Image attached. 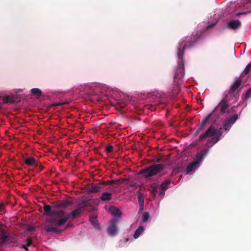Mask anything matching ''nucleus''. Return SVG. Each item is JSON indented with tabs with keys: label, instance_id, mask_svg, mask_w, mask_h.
Listing matches in <instances>:
<instances>
[{
	"label": "nucleus",
	"instance_id": "obj_20",
	"mask_svg": "<svg viewBox=\"0 0 251 251\" xmlns=\"http://www.w3.org/2000/svg\"><path fill=\"white\" fill-rule=\"evenodd\" d=\"M198 162L193 161L186 168V173L187 174L190 173L194 169H195L197 166Z\"/></svg>",
	"mask_w": 251,
	"mask_h": 251
},
{
	"label": "nucleus",
	"instance_id": "obj_35",
	"mask_svg": "<svg viewBox=\"0 0 251 251\" xmlns=\"http://www.w3.org/2000/svg\"><path fill=\"white\" fill-rule=\"evenodd\" d=\"M112 184H119L120 183V180L118 179L116 180H112Z\"/></svg>",
	"mask_w": 251,
	"mask_h": 251
},
{
	"label": "nucleus",
	"instance_id": "obj_6",
	"mask_svg": "<svg viewBox=\"0 0 251 251\" xmlns=\"http://www.w3.org/2000/svg\"><path fill=\"white\" fill-rule=\"evenodd\" d=\"M92 201V200L91 199L82 201L81 202L78 204L77 208L68 214L67 216L69 217V218H74L76 217L81 212L83 208H84L85 207L91 204Z\"/></svg>",
	"mask_w": 251,
	"mask_h": 251
},
{
	"label": "nucleus",
	"instance_id": "obj_4",
	"mask_svg": "<svg viewBox=\"0 0 251 251\" xmlns=\"http://www.w3.org/2000/svg\"><path fill=\"white\" fill-rule=\"evenodd\" d=\"M177 65L175 69L174 81V82L178 88L180 84L179 81L184 75V61L182 56L177 57Z\"/></svg>",
	"mask_w": 251,
	"mask_h": 251
},
{
	"label": "nucleus",
	"instance_id": "obj_14",
	"mask_svg": "<svg viewBox=\"0 0 251 251\" xmlns=\"http://www.w3.org/2000/svg\"><path fill=\"white\" fill-rule=\"evenodd\" d=\"M9 240V237L6 235L4 229L0 227V247L3 246L5 242Z\"/></svg>",
	"mask_w": 251,
	"mask_h": 251
},
{
	"label": "nucleus",
	"instance_id": "obj_30",
	"mask_svg": "<svg viewBox=\"0 0 251 251\" xmlns=\"http://www.w3.org/2000/svg\"><path fill=\"white\" fill-rule=\"evenodd\" d=\"M139 203H144V197L141 193H139L138 196Z\"/></svg>",
	"mask_w": 251,
	"mask_h": 251
},
{
	"label": "nucleus",
	"instance_id": "obj_24",
	"mask_svg": "<svg viewBox=\"0 0 251 251\" xmlns=\"http://www.w3.org/2000/svg\"><path fill=\"white\" fill-rule=\"evenodd\" d=\"M31 93L33 95H36L40 97L42 95L41 90L38 88H33L31 90Z\"/></svg>",
	"mask_w": 251,
	"mask_h": 251
},
{
	"label": "nucleus",
	"instance_id": "obj_2",
	"mask_svg": "<svg viewBox=\"0 0 251 251\" xmlns=\"http://www.w3.org/2000/svg\"><path fill=\"white\" fill-rule=\"evenodd\" d=\"M58 218L50 217L46 219L48 223L44 225V229H45L48 232L53 233H59L61 231L55 227L56 226H60L66 224L69 219V217L67 216L61 218V219L57 220Z\"/></svg>",
	"mask_w": 251,
	"mask_h": 251
},
{
	"label": "nucleus",
	"instance_id": "obj_23",
	"mask_svg": "<svg viewBox=\"0 0 251 251\" xmlns=\"http://www.w3.org/2000/svg\"><path fill=\"white\" fill-rule=\"evenodd\" d=\"M60 203L61 208H65L72 205V202L69 200H63L60 202Z\"/></svg>",
	"mask_w": 251,
	"mask_h": 251
},
{
	"label": "nucleus",
	"instance_id": "obj_37",
	"mask_svg": "<svg viewBox=\"0 0 251 251\" xmlns=\"http://www.w3.org/2000/svg\"><path fill=\"white\" fill-rule=\"evenodd\" d=\"M23 248L25 249V251H29L28 249H27V247L25 245H23L22 246Z\"/></svg>",
	"mask_w": 251,
	"mask_h": 251
},
{
	"label": "nucleus",
	"instance_id": "obj_9",
	"mask_svg": "<svg viewBox=\"0 0 251 251\" xmlns=\"http://www.w3.org/2000/svg\"><path fill=\"white\" fill-rule=\"evenodd\" d=\"M238 119V115L237 114H234L227 119L224 125V129L225 130H229L231 126L235 123Z\"/></svg>",
	"mask_w": 251,
	"mask_h": 251
},
{
	"label": "nucleus",
	"instance_id": "obj_32",
	"mask_svg": "<svg viewBox=\"0 0 251 251\" xmlns=\"http://www.w3.org/2000/svg\"><path fill=\"white\" fill-rule=\"evenodd\" d=\"M113 147L112 145H108L106 148V151L107 152H111L113 151Z\"/></svg>",
	"mask_w": 251,
	"mask_h": 251
},
{
	"label": "nucleus",
	"instance_id": "obj_19",
	"mask_svg": "<svg viewBox=\"0 0 251 251\" xmlns=\"http://www.w3.org/2000/svg\"><path fill=\"white\" fill-rule=\"evenodd\" d=\"M112 193L109 192L102 193L100 199L101 201H110L111 199Z\"/></svg>",
	"mask_w": 251,
	"mask_h": 251
},
{
	"label": "nucleus",
	"instance_id": "obj_41",
	"mask_svg": "<svg viewBox=\"0 0 251 251\" xmlns=\"http://www.w3.org/2000/svg\"><path fill=\"white\" fill-rule=\"evenodd\" d=\"M40 171H41L43 169V167L42 166H40Z\"/></svg>",
	"mask_w": 251,
	"mask_h": 251
},
{
	"label": "nucleus",
	"instance_id": "obj_36",
	"mask_svg": "<svg viewBox=\"0 0 251 251\" xmlns=\"http://www.w3.org/2000/svg\"><path fill=\"white\" fill-rule=\"evenodd\" d=\"M4 102L5 103H8L9 102L8 97H6L3 99Z\"/></svg>",
	"mask_w": 251,
	"mask_h": 251
},
{
	"label": "nucleus",
	"instance_id": "obj_40",
	"mask_svg": "<svg viewBox=\"0 0 251 251\" xmlns=\"http://www.w3.org/2000/svg\"><path fill=\"white\" fill-rule=\"evenodd\" d=\"M161 161V159L160 158H158L156 161V163H159Z\"/></svg>",
	"mask_w": 251,
	"mask_h": 251
},
{
	"label": "nucleus",
	"instance_id": "obj_38",
	"mask_svg": "<svg viewBox=\"0 0 251 251\" xmlns=\"http://www.w3.org/2000/svg\"><path fill=\"white\" fill-rule=\"evenodd\" d=\"M139 205L140 206L141 210H143V207L144 206V203H139Z\"/></svg>",
	"mask_w": 251,
	"mask_h": 251
},
{
	"label": "nucleus",
	"instance_id": "obj_1",
	"mask_svg": "<svg viewBox=\"0 0 251 251\" xmlns=\"http://www.w3.org/2000/svg\"><path fill=\"white\" fill-rule=\"evenodd\" d=\"M221 130L222 128H220L219 130H217L214 126H211L204 133L200 135L198 139V141L202 142L205 139L212 137L211 139H208L206 143V146L207 147L211 148L221 139V136L223 134V132Z\"/></svg>",
	"mask_w": 251,
	"mask_h": 251
},
{
	"label": "nucleus",
	"instance_id": "obj_15",
	"mask_svg": "<svg viewBox=\"0 0 251 251\" xmlns=\"http://www.w3.org/2000/svg\"><path fill=\"white\" fill-rule=\"evenodd\" d=\"M241 26V23L239 20H231L228 23L227 26L232 30L239 28Z\"/></svg>",
	"mask_w": 251,
	"mask_h": 251
},
{
	"label": "nucleus",
	"instance_id": "obj_31",
	"mask_svg": "<svg viewBox=\"0 0 251 251\" xmlns=\"http://www.w3.org/2000/svg\"><path fill=\"white\" fill-rule=\"evenodd\" d=\"M32 244V240L31 238H29L26 240V244L25 245L27 247H29Z\"/></svg>",
	"mask_w": 251,
	"mask_h": 251
},
{
	"label": "nucleus",
	"instance_id": "obj_7",
	"mask_svg": "<svg viewBox=\"0 0 251 251\" xmlns=\"http://www.w3.org/2000/svg\"><path fill=\"white\" fill-rule=\"evenodd\" d=\"M44 214L50 217L62 218L64 215V212L62 210H51V206L50 205H45L44 206Z\"/></svg>",
	"mask_w": 251,
	"mask_h": 251
},
{
	"label": "nucleus",
	"instance_id": "obj_12",
	"mask_svg": "<svg viewBox=\"0 0 251 251\" xmlns=\"http://www.w3.org/2000/svg\"><path fill=\"white\" fill-rule=\"evenodd\" d=\"M210 148L207 147V149L202 150L200 153L196 155V160L195 162H198V165L202 160L203 158L207 154Z\"/></svg>",
	"mask_w": 251,
	"mask_h": 251
},
{
	"label": "nucleus",
	"instance_id": "obj_11",
	"mask_svg": "<svg viewBox=\"0 0 251 251\" xmlns=\"http://www.w3.org/2000/svg\"><path fill=\"white\" fill-rule=\"evenodd\" d=\"M107 232L110 235H114L117 232L116 221L115 220L111 221L109 226L107 228Z\"/></svg>",
	"mask_w": 251,
	"mask_h": 251
},
{
	"label": "nucleus",
	"instance_id": "obj_25",
	"mask_svg": "<svg viewBox=\"0 0 251 251\" xmlns=\"http://www.w3.org/2000/svg\"><path fill=\"white\" fill-rule=\"evenodd\" d=\"M100 189V186H97V185L92 186V187L89 188V192L90 193H97L98 191H99Z\"/></svg>",
	"mask_w": 251,
	"mask_h": 251
},
{
	"label": "nucleus",
	"instance_id": "obj_39",
	"mask_svg": "<svg viewBox=\"0 0 251 251\" xmlns=\"http://www.w3.org/2000/svg\"><path fill=\"white\" fill-rule=\"evenodd\" d=\"M112 180H108L106 182L107 184H112Z\"/></svg>",
	"mask_w": 251,
	"mask_h": 251
},
{
	"label": "nucleus",
	"instance_id": "obj_22",
	"mask_svg": "<svg viewBox=\"0 0 251 251\" xmlns=\"http://www.w3.org/2000/svg\"><path fill=\"white\" fill-rule=\"evenodd\" d=\"M144 228L143 226H139L138 228L135 230L133 237L135 239H137L140 235L143 232Z\"/></svg>",
	"mask_w": 251,
	"mask_h": 251
},
{
	"label": "nucleus",
	"instance_id": "obj_21",
	"mask_svg": "<svg viewBox=\"0 0 251 251\" xmlns=\"http://www.w3.org/2000/svg\"><path fill=\"white\" fill-rule=\"evenodd\" d=\"M251 69V63H249L247 65L245 69H244V71L242 72V73L240 75V78L242 80L243 79L244 77L246 75H247Z\"/></svg>",
	"mask_w": 251,
	"mask_h": 251
},
{
	"label": "nucleus",
	"instance_id": "obj_8",
	"mask_svg": "<svg viewBox=\"0 0 251 251\" xmlns=\"http://www.w3.org/2000/svg\"><path fill=\"white\" fill-rule=\"evenodd\" d=\"M229 99L228 98V95H226L225 97L222 100L217 106L215 108L214 110L216 109L219 108L220 112L222 114H225L228 112V109L229 107V104L228 103Z\"/></svg>",
	"mask_w": 251,
	"mask_h": 251
},
{
	"label": "nucleus",
	"instance_id": "obj_18",
	"mask_svg": "<svg viewBox=\"0 0 251 251\" xmlns=\"http://www.w3.org/2000/svg\"><path fill=\"white\" fill-rule=\"evenodd\" d=\"M211 114H209L203 120H202L200 126L196 130L195 134H198L203 128L205 124L207 123L209 118L211 116Z\"/></svg>",
	"mask_w": 251,
	"mask_h": 251
},
{
	"label": "nucleus",
	"instance_id": "obj_5",
	"mask_svg": "<svg viewBox=\"0 0 251 251\" xmlns=\"http://www.w3.org/2000/svg\"><path fill=\"white\" fill-rule=\"evenodd\" d=\"M164 167L161 164L153 165L141 170L139 174L143 175L145 178L148 179L162 171Z\"/></svg>",
	"mask_w": 251,
	"mask_h": 251
},
{
	"label": "nucleus",
	"instance_id": "obj_28",
	"mask_svg": "<svg viewBox=\"0 0 251 251\" xmlns=\"http://www.w3.org/2000/svg\"><path fill=\"white\" fill-rule=\"evenodd\" d=\"M0 212L1 214L5 213L6 212L5 204L2 202H0Z\"/></svg>",
	"mask_w": 251,
	"mask_h": 251
},
{
	"label": "nucleus",
	"instance_id": "obj_42",
	"mask_svg": "<svg viewBox=\"0 0 251 251\" xmlns=\"http://www.w3.org/2000/svg\"><path fill=\"white\" fill-rule=\"evenodd\" d=\"M242 13H238V14H237V15L239 16V15H242Z\"/></svg>",
	"mask_w": 251,
	"mask_h": 251
},
{
	"label": "nucleus",
	"instance_id": "obj_3",
	"mask_svg": "<svg viewBox=\"0 0 251 251\" xmlns=\"http://www.w3.org/2000/svg\"><path fill=\"white\" fill-rule=\"evenodd\" d=\"M198 36L197 34H192L185 38L180 43L178 44L176 48L177 57H183L184 51L186 48L193 47L196 43Z\"/></svg>",
	"mask_w": 251,
	"mask_h": 251
},
{
	"label": "nucleus",
	"instance_id": "obj_10",
	"mask_svg": "<svg viewBox=\"0 0 251 251\" xmlns=\"http://www.w3.org/2000/svg\"><path fill=\"white\" fill-rule=\"evenodd\" d=\"M171 180L170 179H167L161 183L159 190V195L161 196L164 195L165 191L169 188Z\"/></svg>",
	"mask_w": 251,
	"mask_h": 251
},
{
	"label": "nucleus",
	"instance_id": "obj_17",
	"mask_svg": "<svg viewBox=\"0 0 251 251\" xmlns=\"http://www.w3.org/2000/svg\"><path fill=\"white\" fill-rule=\"evenodd\" d=\"M109 212L111 215L117 217H120L122 215V212L120 210L114 206H112L110 207Z\"/></svg>",
	"mask_w": 251,
	"mask_h": 251
},
{
	"label": "nucleus",
	"instance_id": "obj_27",
	"mask_svg": "<svg viewBox=\"0 0 251 251\" xmlns=\"http://www.w3.org/2000/svg\"><path fill=\"white\" fill-rule=\"evenodd\" d=\"M90 221L95 227H97V226H98L97 217L96 216H91L90 217Z\"/></svg>",
	"mask_w": 251,
	"mask_h": 251
},
{
	"label": "nucleus",
	"instance_id": "obj_33",
	"mask_svg": "<svg viewBox=\"0 0 251 251\" xmlns=\"http://www.w3.org/2000/svg\"><path fill=\"white\" fill-rule=\"evenodd\" d=\"M35 229V227L33 226H29L27 228V230L28 231H32Z\"/></svg>",
	"mask_w": 251,
	"mask_h": 251
},
{
	"label": "nucleus",
	"instance_id": "obj_26",
	"mask_svg": "<svg viewBox=\"0 0 251 251\" xmlns=\"http://www.w3.org/2000/svg\"><path fill=\"white\" fill-rule=\"evenodd\" d=\"M151 193L153 195L155 196L157 193V187L155 183H153L151 186Z\"/></svg>",
	"mask_w": 251,
	"mask_h": 251
},
{
	"label": "nucleus",
	"instance_id": "obj_13",
	"mask_svg": "<svg viewBox=\"0 0 251 251\" xmlns=\"http://www.w3.org/2000/svg\"><path fill=\"white\" fill-rule=\"evenodd\" d=\"M241 84V78L240 77L236 78L235 81L234 83L231 86L230 89L228 92V94L229 95H232V94L237 90Z\"/></svg>",
	"mask_w": 251,
	"mask_h": 251
},
{
	"label": "nucleus",
	"instance_id": "obj_29",
	"mask_svg": "<svg viewBox=\"0 0 251 251\" xmlns=\"http://www.w3.org/2000/svg\"><path fill=\"white\" fill-rule=\"evenodd\" d=\"M150 218V215L148 213H144L142 216V221L143 222H147Z\"/></svg>",
	"mask_w": 251,
	"mask_h": 251
},
{
	"label": "nucleus",
	"instance_id": "obj_34",
	"mask_svg": "<svg viewBox=\"0 0 251 251\" xmlns=\"http://www.w3.org/2000/svg\"><path fill=\"white\" fill-rule=\"evenodd\" d=\"M53 207H54V208H58V209L61 208V207L60 203L54 204L53 206Z\"/></svg>",
	"mask_w": 251,
	"mask_h": 251
},
{
	"label": "nucleus",
	"instance_id": "obj_16",
	"mask_svg": "<svg viewBox=\"0 0 251 251\" xmlns=\"http://www.w3.org/2000/svg\"><path fill=\"white\" fill-rule=\"evenodd\" d=\"M25 163L29 166H32L34 167H37L38 166V163L36 159L33 157H29L26 158L24 159Z\"/></svg>",
	"mask_w": 251,
	"mask_h": 251
}]
</instances>
